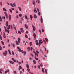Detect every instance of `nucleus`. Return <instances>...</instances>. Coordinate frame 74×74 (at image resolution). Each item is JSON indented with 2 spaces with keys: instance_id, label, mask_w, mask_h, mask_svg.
<instances>
[{
  "instance_id": "nucleus-28",
  "label": "nucleus",
  "mask_w": 74,
  "mask_h": 74,
  "mask_svg": "<svg viewBox=\"0 0 74 74\" xmlns=\"http://www.w3.org/2000/svg\"><path fill=\"white\" fill-rule=\"evenodd\" d=\"M22 66H19V68L18 69V70H21V69H22Z\"/></svg>"
},
{
  "instance_id": "nucleus-37",
  "label": "nucleus",
  "mask_w": 74,
  "mask_h": 74,
  "mask_svg": "<svg viewBox=\"0 0 74 74\" xmlns=\"http://www.w3.org/2000/svg\"><path fill=\"white\" fill-rule=\"evenodd\" d=\"M45 72L46 74H48L47 72V70L46 69H45Z\"/></svg>"
},
{
  "instance_id": "nucleus-51",
  "label": "nucleus",
  "mask_w": 74,
  "mask_h": 74,
  "mask_svg": "<svg viewBox=\"0 0 74 74\" xmlns=\"http://www.w3.org/2000/svg\"><path fill=\"white\" fill-rule=\"evenodd\" d=\"M0 74H2V72L1 71L2 70H1V69H0Z\"/></svg>"
},
{
  "instance_id": "nucleus-46",
  "label": "nucleus",
  "mask_w": 74,
  "mask_h": 74,
  "mask_svg": "<svg viewBox=\"0 0 74 74\" xmlns=\"http://www.w3.org/2000/svg\"><path fill=\"white\" fill-rule=\"evenodd\" d=\"M0 51H2V47L1 46H0Z\"/></svg>"
},
{
  "instance_id": "nucleus-24",
  "label": "nucleus",
  "mask_w": 74,
  "mask_h": 74,
  "mask_svg": "<svg viewBox=\"0 0 74 74\" xmlns=\"http://www.w3.org/2000/svg\"><path fill=\"white\" fill-rule=\"evenodd\" d=\"M9 62L11 64H14V62L13 61H9Z\"/></svg>"
},
{
  "instance_id": "nucleus-9",
  "label": "nucleus",
  "mask_w": 74,
  "mask_h": 74,
  "mask_svg": "<svg viewBox=\"0 0 74 74\" xmlns=\"http://www.w3.org/2000/svg\"><path fill=\"white\" fill-rule=\"evenodd\" d=\"M10 71V70H9V69H7V70H6L5 71V74H7V73H9V72Z\"/></svg>"
},
{
  "instance_id": "nucleus-21",
  "label": "nucleus",
  "mask_w": 74,
  "mask_h": 74,
  "mask_svg": "<svg viewBox=\"0 0 74 74\" xmlns=\"http://www.w3.org/2000/svg\"><path fill=\"white\" fill-rule=\"evenodd\" d=\"M11 59L12 60L14 61V62H16V60H15V59L14 58H12Z\"/></svg>"
},
{
  "instance_id": "nucleus-55",
  "label": "nucleus",
  "mask_w": 74,
  "mask_h": 74,
  "mask_svg": "<svg viewBox=\"0 0 74 74\" xmlns=\"http://www.w3.org/2000/svg\"><path fill=\"white\" fill-rule=\"evenodd\" d=\"M24 55H26V52H24Z\"/></svg>"
},
{
  "instance_id": "nucleus-39",
  "label": "nucleus",
  "mask_w": 74,
  "mask_h": 74,
  "mask_svg": "<svg viewBox=\"0 0 74 74\" xmlns=\"http://www.w3.org/2000/svg\"><path fill=\"white\" fill-rule=\"evenodd\" d=\"M0 5H1V6H2V5H3V3H2V2L1 1L0 2Z\"/></svg>"
},
{
  "instance_id": "nucleus-7",
  "label": "nucleus",
  "mask_w": 74,
  "mask_h": 74,
  "mask_svg": "<svg viewBox=\"0 0 74 74\" xmlns=\"http://www.w3.org/2000/svg\"><path fill=\"white\" fill-rule=\"evenodd\" d=\"M34 12L35 13H37V11L36 10V8H35L34 9Z\"/></svg>"
},
{
  "instance_id": "nucleus-29",
  "label": "nucleus",
  "mask_w": 74,
  "mask_h": 74,
  "mask_svg": "<svg viewBox=\"0 0 74 74\" xmlns=\"http://www.w3.org/2000/svg\"><path fill=\"white\" fill-rule=\"evenodd\" d=\"M8 51L9 52V54H10V55H11V51H10V50L8 49Z\"/></svg>"
},
{
  "instance_id": "nucleus-58",
  "label": "nucleus",
  "mask_w": 74,
  "mask_h": 74,
  "mask_svg": "<svg viewBox=\"0 0 74 74\" xmlns=\"http://www.w3.org/2000/svg\"><path fill=\"white\" fill-rule=\"evenodd\" d=\"M11 28L12 29V25H11Z\"/></svg>"
},
{
  "instance_id": "nucleus-33",
  "label": "nucleus",
  "mask_w": 74,
  "mask_h": 74,
  "mask_svg": "<svg viewBox=\"0 0 74 74\" xmlns=\"http://www.w3.org/2000/svg\"><path fill=\"white\" fill-rule=\"evenodd\" d=\"M6 26L7 27L8 26V21H6Z\"/></svg>"
},
{
  "instance_id": "nucleus-36",
  "label": "nucleus",
  "mask_w": 74,
  "mask_h": 74,
  "mask_svg": "<svg viewBox=\"0 0 74 74\" xmlns=\"http://www.w3.org/2000/svg\"><path fill=\"white\" fill-rule=\"evenodd\" d=\"M10 5L12 7H14V5H13V4L12 3H10Z\"/></svg>"
},
{
  "instance_id": "nucleus-23",
  "label": "nucleus",
  "mask_w": 74,
  "mask_h": 74,
  "mask_svg": "<svg viewBox=\"0 0 74 74\" xmlns=\"http://www.w3.org/2000/svg\"><path fill=\"white\" fill-rule=\"evenodd\" d=\"M3 10L4 11H7V10L5 8H3Z\"/></svg>"
},
{
  "instance_id": "nucleus-48",
  "label": "nucleus",
  "mask_w": 74,
  "mask_h": 74,
  "mask_svg": "<svg viewBox=\"0 0 74 74\" xmlns=\"http://www.w3.org/2000/svg\"><path fill=\"white\" fill-rule=\"evenodd\" d=\"M1 21H2V19L1 18V17L0 16V22Z\"/></svg>"
},
{
  "instance_id": "nucleus-43",
  "label": "nucleus",
  "mask_w": 74,
  "mask_h": 74,
  "mask_svg": "<svg viewBox=\"0 0 74 74\" xmlns=\"http://www.w3.org/2000/svg\"><path fill=\"white\" fill-rule=\"evenodd\" d=\"M22 14H19V16H20V17H22Z\"/></svg>"
},
{
  "instance_id": "nucleus-14",
  "label": "nucleus",
  "mask_w": 74,
  "mask_h": 74,
  "mask_svg": "<svg viewBox=\"0 0 74 74\" xmlns=\"http://www.w3.org/2000/svg\"><path fill=\"white\" fill-rule=\"evenodd\" d=\"M20 30L22 33H23L24 32V30H23V28H21Z\"/></svg>"
},
{
  "instance_id": "nucleus-45",
  "label": "nucleus",
  "mask_w": 74,
  "mask_h": 74,
  "mask_svg": "<svg viewBox=\"0 0 74 74\" xmlns=\"http://www.w3.org/2000/svg\"><path fill=\"white\" fill-rule=\"evenodd\" d=\"M44 38H43V42H45V44H46V41L44 40Z\"/></svg>"
},
{
  "instance_id": "nucleus-30",
  "label": "nucleus",
  "mask_w": 74,
  "mask_h": 74,
  "mask_svg": "<svg viewBox=\"0 0 74 74\" xmlns=\"http://www.w3.org/2000/svg\"><path fill=\"white\" fill-rule=\"evenodd\" d=\"M33 62L34 64H36V60H33Z\"/></svg>"
},
{
  "instance_id": "nucleus-40",
  "label": "nucleus",
  "mask_w": 74,
  "mask_h": 74,
  "mask_svg": "<svg viewBox=\"0 0 74 74\" xmlns=\"http://www.w3.org/2000/svg\"><path fill=\"white\" fill-rule=\"evenodd\" d=\"M45 40H46V42H48V39L47 38H45Z\"/></svg>"
},
{
  "instance_id": "nucleus-38",
  "label": "nucleus",
  "mask_w": 74,
  "mask_h": 74,
  "mask_svg": "<svg viewBox=\"0 0 74 74\" xmlns=\"http://www.w3.org/2000/svg\"><path fill=\"white\" fill-rule=\"evenodd\" d=\"M27 49H28V51H30V48L29 47H28Z\"/></svg>"
},
{
  "instance_id": "nucleus-11",
  "label": "nucleus",
  "mask_w": 74,
  "mask_h": 74,
  "mask_svg": "<svg viewBox=\"0 0 74 74\" xmlns=\"http://www.w3.org/2000/svg\"><path fill=\"white\" fill-rule=\"evenodd\" d=\"M36 34L35 33V32H34L33 34V36H34V37H36Z\"/></svg>"
},
{
  "instance_id": "nucleus-19",
  "label": "nucleus",
  "mask_w": 74,
  "mask_h": 74,
  "mask_svg": "<svg viewBox=\"0 0 74 74\" xmlns=\"http://www.w3.org/2000/svg\"><path fill=\"white\" fill-rule=\"evenodd\" d=\"M26 67H27V69L29 68V65L27 64H26Z\"/></svg>"
},
{
  "instance_id": "nucleus-59",
  "label": "nucleus",
  "mask_w": 74,
  "mask_h": 74,
  "mask_svg": "<svg viewBox=\"0 0 74 74\" xmlns=\"http://www.w3.org/2000/svg\"><path fill=\"white\" fill-rule=\"evenodd\" d=\"M32 42H30V46H31V45H32Z\"/></svg>"
},
{
  "instance_id": "nucleus-20",
  "label": "nucleus",
  "mask_w": 74,
  "mask_h": 74,
  "mask_svg": "<svg viewBox=\"0 0 74 74\" xmlns=\"http://www.w3.org/2000/svg\"><path fill=\"white\" fill-rule=\"evenodd\" d=\"M30 20L32 21V19H33V16H32V15L31 14L30 15Z\"/></svg>"
},
{
  "instance_id": "nucleus-18",
  "label": "nucleus",
  "mask_w": 74,
  "mask_h": 74,
  "mask_svg": "<svg viewBox=\"0 0 74 74\" xmlns=\"http://www.w3.org/2000/svg\"><path fill=\"white\" fill-rule=\"evenodd\" d=\"M25 19H26L27 20H29V18H28V17H27V16L25 15Z\"/></svg>"
},
{
  "instance_id": "nucleus-27",
  "label": "nucleus",
  "mask_w": 74,
  "mask_h": 74,
  "mask_svg": "<svg viewBox=\"0 0 74 74\" xmlns=\"http://www.w3.org/2000/svg\"><path fill=\"white\" fill-rule=\"evenodd\" d=\"M34 17L35 19H36V18H37V15H36L34 14Z\"/></svg>"
},
{
  "instance_id": "nucleus-5",
  "label": "nucleus",
  "mask_w": 74,
  "mask_h": 74,
  "mask_svg": "<svg viewBox=\"0 0 74 74\" xmlns=\"http://www.w3.org/2000/svg\"><path fill=\"white\" fill-rule=\"evenodd\" d=\"M17 49L18 50V51L21 52V49L20 48V47H17Z\"/></svg>"
},
{
  "instance_id": "nucleus-41",
  "label": "nucleus",
  "mask_w": 74,
  "mask_h": 74,
  "mask_svg": "<svg viewBox=\"0 0 74 74\" xmlns=\"http://www.w3.org/2000/svg\"><path fill=\"white\" fill-rule=\"evenodd\" d=\"M25 38H28V36H27L26 34L25 35Z\"/></svg>"
},
{
  "instance_id": "nucleus-12",
  "label": "nucleus",
  "mask_w": 74,
  "mask_h": 74,
  "mask_svg": "<svg viewBox=\"0 0 74 74\" xmlns=\"http://www.w3.org/2000/svg\"><path fill=\"white\" fill-rule=\"evenodd\" d=\"M16 44V45H19V42H18V41L16 40L15 41Z\"/></svg>"
},
{
  "instance_id": "nucleus-4",
  "label": "nucleus",
  "mask_w": 74,
  "mask_h": 74,
  "mask_svg": "<svg viewBox=\"0 0 74 74\" xmlns=\"http://www.w3.org/2000/svg\"><path fill=\"white\" fill-rule=\"evenodd\" d=\"M4 14L6 18H7V19H8V15H7V13L6 12H5Z\"/></svg>"
},
{
  "instance_id": "nucleus-56",
  "label": "nucleus",
  "mask_w": 74,
  "mask_h": 74,
  "mask_svg": "<svg viewBox=\"0 0 74 74\" xmlns=\"http://www.w3.org/2000/svg\"><path fill=\"white\" fill-rule=\"evenodd\" d=\"M18 33H20V34H21V32L20 31H18Z\"/></svg>"
},
{
  "instance_id": "nucleus-63",
  "label": "nucleus",
  "mask_w": 74,
  "mask_h": 74,
  "mask_svg": "<svg viewBox=\"0 0 74 74\" xmlns=\"http://www.w3.org/2000/svg\"><path fill=\"white\" fill-rule=\"evenodd\" d=\"M38 68H39V69H40V66H38Z\"/></svg>"
},
{
  "instance_id": "nucleus-1",
  "label": "nucleus",
  "mask_w": 74,
  "mask_h": 74,
  "mask_svg": "<svg viewBox=\"0 0 74 74\" xmlns=\"http://www.w3.org/2000/svg\"><path fill=\"white\" fill-rule=\"evenodd\" d=\"M42 39H40V40H39V43H38V40H36V44L37 45H38V44H39V45L40 47V45H41V44H42Z\"/></svg>"
},
{
  "instance_id": "nucleus-25",
  "label": "nucleus",
  "mask_w": 74,
  "mask_h": 74,
  "mask_svg": "<svg viewBox=\"0 0 74 74\" xmlns=\"http://www.w3.org/2000/svg\"><path fill=\"white\" fill-rule=\"evenodd\" d=\"M25 26L26 29H28V26H27V25L26 24H25Z\"/></svg>"
},
{
  "instance_id": "nucleus-50",
  "label": "nucleus",
  "mask_w": 74,
  "mask_h": 74,
  "mask_svg": "<svg viewBox=\"0 0 74 74\" xmlns=\"http://www.w3.org/2000/svg\"><path fill=\"white\" fill-rule=\"evenodd\" d=\"M4 27L5 29V32H7V29H6V27H5V26H4Z\"/></svg>"
},
{
  "instance_id": "nucleus-15",
  "label": "nucleus",
  "mask_w": 74,
  "mask_h": 74,
  "mask_svg": "<svg viewBox=\"0 0 74 74\" xmlns=\"http://www.w3.org/2000/svg\"><path fill=\"white\" fill-rule=\"evenodd\" d=\"M41 19L40 21L41 23H43V19H42V16H41Z\"/></svg>"
},
{
  "instance_id": "nucleus-3",
  "label": "nucleus",
  "mask_w": 74,
  "mask_h": 74,
  "mask_svg": "<svg viewBox=\"0 0 74 74\" xmlns=\"http://www.w3.org/2000/svg\"><path fill=\"white\" fill-rule=\"evenodd\" d=\"M7 54V50L3 52V55L4 56H6Z\"/></svg>"
},
{
  "instance_id": "nucleus-61",
  "label": "nucleus",
  "mask_w": 74,
  "mask_h": 74,
  "mask_svg": "<svg viewBox=\"0 0 74 74\" xmlns=\"http://www.w3.org/2000/svg\"><path fill=\"white\" fill-rule=\"evenodd\" d=\"M12 54L13 55H14V51H12Z\"/></svg>"
},
{
  "instance_id": "nucleus-57",
  "label": "nucleus",
  "mask_w": 74,
  "mask_h": 74,
  "mask_svg": "<svg viewBox=\"0 0 74 74\" xmlns=\"http://www.w3.org/2000/svg\"><path fill=\"white\" fill-rule=\"evenodd\" d=\"M36 2H37H37H38V3H40V1H39V0H37Z\"/></svg>"
},
{
  "instance_id": "nucleus-32",
  "label": "nucleus",
  "mask_w": 74,
  "mask_h": 74,
  "mask_svg": "<svg viewBox=\"0 0 74 74\" xmlns=\"http://www.w3.org/2000/svg\"><path fill=\"white\" fill-rule=\"evenodd\" d=\"M9 11L11 13V14H12V11L11 10V9H9Z\"/></svg>"
},
{
  "instance_id": "nucleus-52",
  "label": "nucleus",
  "mask_w": 74,
  "mask_h": 74,
  "mask_svg": "<svg viewBox=\"0 0 74 74\" xmlns=\"http://www.w3.org/2000/svg\"><path fill=\"white\" fill-rule=\"evenodd\" d=\"M40 65L41 66V67H42L43 65H42V64H40Z\"/></svg>"
},
{
  "instance_id": "nucleus-64",
  "label": "nucleus",
  "mask_w": 74,
  "mask_h": 74,
  "mask_svg": "<svg viewBox=\"0 0 74 74\" xmlns=\"http://www.w3.org/2000/svg\"><path fill=\"white\" fill-rule=\"evenodd\" d=\"M20 74H22V71H20Z\"/></svg>"
},
{
  "instance_id": "nucleus-22",
  "label": "nucleus",
  "mask_w": 74,
  "mask_h": 74,
  "mask_svg": "<svg viewBox=\"0 0 74 74\" xmlns=\"http://www.w3.org/2000/svg\"><path fill=\"white\" fill-rule=\"evenodd\" d=\"M33 5H34V7L35 6V4H36V2L35 1H33Z\"/></svg>"
},
{
  "instance_id": "nucleus-60",
  "label": "nucleus",
  "mask_w": 74,
  "mask_h": 74,
  "mask_svg": "<svg viewBox=\"0 0 74 74\" xmlns=\"http://www.w3.org/2000/svg\"><path fill=\"white\" fill-rule=\"evenodd\" d=\"M18 64H19V65H21V62H19Z\"/></svg>"
},
{
  "instance_id": "nucleus-42",
  "label": "nucleus",
  "mask_w": 74,
  "mask_h": 74,
  "mask_svg": "<svg viewBox=\"0 0 74 74\" xmlns=\"http://www.w3.org/2000/svg\"><path fill=\"white\" fill-rule=\"evenodd\" d=\"M2 37H1V35H0V39L1 40H2Z\"/></svg>"
},
{
  "instance_id": "nucleus-34",
  "label": "nucleus",
  "mask_w": 74,
  "mask_h": 74,
  "mask_svg": "<svg viewBox=\"0 0 74 74\" xmlns=\"http://www.w3.org/2000/svg\"><path fill=\"white\" fill-rule=\"evenodd\" d=\"M13 73H14V74H17V72H16V71H13Z\"/></svg>"
},
{
  "instance_id": "nucleus-35",
  "label": "nucleus",
  "mask_w": 74,
  "mask_h": 74,
  "mask_svg": "<svg viewBox=\"0 0 74 74\" xmlns=\"http://www.w3.org/2000/svg\"><path fill=\"white\" fill-rule=\"evenodd\" d=\"M13 5L14 6V7H16V4L15 3H13Z\"/></svg>"
},
{
  "instance_id": "nucleus-8",
  "label": "nucleus",
  "mask_w": 74,
  "mask_h": 74,
  "mask_svg": "<svg viewBox=\"0 0 74 74\" xmlns=\"http://www.w3.org/2000/svg\"><path fill=\"white\" fill-rule=\"evenodd\" d=\"M7 29H8V30H7V32L9 33V32H10V31H9V30H8V29H10V25H8V27H7Z\"/></svg>"
},
{
  "instance_id": "nucleus-31",
  "label": "nucleus",
  "mask_w": 74,
  "mask_h": 74,
  "mask_svg": "<svg viewBox=\"0 0 74 74\" xmlns=\"http://www.w3.org/2000/svg\"><path fill=\"white\" fill-rule=\"evenodd\" d=\"M11 45H12L13 47H14V48H15V44H14V43H13V44L11 43Z\"/></svg>"
},
{
  "instance_id": "nucleus-13",
  "label": "nucleus",
  "mask_w": 74,
  "mask_h": 74,
  "mask_svg": "<svg viewBox=\"0 0 74 74\" xmlns=\"http://www.w3.org/2000/svg\"><path fill=\"white\" fill-rule=\"evenodd\" d=\"M3 37L4 38H5L6 37V36H5V33L4 32V33H3Z\"/></svg>"
},
{
  "instance_id": "nucleus-53",
  "label": "nucleus",
  "mask_w": 74,
  "mask_h": 74,
  "mask_svg": "<svg viewBox=\"0 0 74 74\" xmlns=\"http://www.w3.org/2000/svg\"><path fill=\"white\" fill-rule=\"evenodd\" d=\"M35 58L36 60H38V58H37V57H36V56L35 57Z\"/></svg>"
},
{
  "instance_id": "nucleus-16",
  "label": "nucleus",
  "mask_w": 74,
  "mask_h": 74,
  "mask_svg": "<svg viewBox=\"0 0 74 74\" xmlns=\"http://www.w3.org/2000/svg\"><path fill=\"white\" fill-rule=\"evenodd\" d=\"M8 17L9 18V20L10 21V20H11V15L9 14Z\"/></svg>"
},
{
  "instance_id": "nucleus-47",
  "label": "nucleus",
  "mask_w": 74,
  "mask_h": 74,
  "mask_svg": "<svg viewBox=\"0 0 74 74\" xmlns=\"http://www.w3.org/2000/svg\"><path fill=\"white\" fill-rule=\"evenodd\" d=\"M1 42L2 43V45H4V42L3 41H1Z\"/></svg>"
},
{
  "instance_id": "nucleus-49",
  "label": "nucleus",
  "mask_w": 74,
  "mask_h": 74,
  "mask_svg": "<svg viewBox=\"0 0 74 74\" xmlns=\"http://www.w3.org/2000/svg\"><path fill=\"white\" fill-rule=\"evenodd\" d=\"M16 18L17 19H18V18H19V16L18 15H17L16 16Z\"/></svg>"
},
{
  "instance_id": "nucleus-44",
  "label": "nucleus",
  "mask_w": 74,
  "mask_h": 74,
  "mask_svg": "<svg viewBox=\"0 0 74 74\" xmlns=\"http://www.w3.org/2000/svg\"><path fill=\"white\" fill-rule=\"evenodd\" d=\"M27 70L29 72H30V69L29 68H27Z\"/></svg>"
},
{
  "instance_id": "nucleus-26",
  "label": "nucleus",
  "mask_w": 74,
  "mask_h": 74,
  "mask_svg": "<svg viewBox=\"0 0 74 74\" xmlns=\"http://www.w3.org/2000/svg\"><path fill=\"white\" fill-rule=\"evenodd\" d=\"M44 70H45V69L44 68H42V70L43 73H44Z\"/></svg>"
},
{
  "instance_id": "nucleus-62",
  "label": "nucleus",
  "mask_w": 74,
  "mask_h": 74,
  "mask_svg": "<svg viewBox=\"0 0 74 74\" xmlns=\"http://www.w3.org/2000/svg\"><path fill=\"white\" fill-rule=\"evenodd\" d=\"M21 51V52H22L23 53H24V52H23V51L22 50Z\"/></svg>"
},
{
  "instance_id": "nucleus-2",
  "label": "nucleus",
  "mask_w": 74,
  "mask_h": 74,
  "mask_svg": "<svg viewBox=\"0 0 74 74\" xmlns=\"http://www.w3.org/2000/svg\"><path fill=\"white\" fill-rule=\"evenodd\" d=\"M33 53H34L35 56H37L38 57V53L39 54V52H38L37 51H36V52H35L34 51Z\"/></svg>"
},
{
  "instance_id": "nucleus-17",
  "label": "nucleus",
  "mask_w": 74,
  "mask_h": 74,
  "mask_svg": "<svg viewBox=\"0 0 74 74\" xmlns=\"http://www.w3.org/2000/svg\"><path fill=\"white\" fill-rule=\"evenodd\" d=\"M18 9L20 11H22V9L21 8L20 6H19L18 7Z\"/></svg>"
},
{
  "instance_id": "nucleus-6",
  "label": "nucleus",
  "mask_w": 74,
  "mask_h": 74,
  "mask_svg": "<svg viewBox=\"0 0 74 74\" xmlns=\"http://www.w3.org/2000/svg\"><path fill=\"white\" fill-rule=\"evenodd\" d=\"M32 27L33 29V30L34 32L36 30V27H35V26L33 25H32Z\"/></svg>"
},
{
  "instance_id": "nucleus-10",
  "label": "nucleus",
  "mask_w": 74,
  "mask_h": 74,
  "mask_svg": "<svg viewBox=\"0 0 74 74\" xmlns=\"http://www.w3.org/2000/svg\"><path fill=\"white\" fill-rule=\"evenodd\" d=\"M18 41L19 43H20L21 41V38H18Z\"/></svg>"
},
{
  "instance_id": "nucleus-54",
  "label": "nucleus",
  "mask_w": 74,
  "mask_h": 74,
  "mask_svg": "<svg viewBox=\"0 0 74 74\" xmlns=\"http://www.w3.org/2000/svg\"><path fill=\"white\" fill-rule=\"evenodd\" d=\"M13 26L14 27V29H15V30H16V28H15V25L14 24L13 25Z\"/></svg>"
}]
</instances>
